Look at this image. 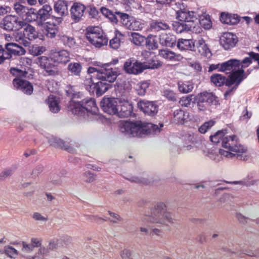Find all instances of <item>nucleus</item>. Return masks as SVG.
Instances as JSON below:
<instances>
[{
	"instance_id": "obj_25",
	"label": "nucleus",
	"mask_w": 259,
	"mask_h": 259,
	"mask_svg": "<svg viewBox=\"0 0 259 259\" xmlns=\"http://www.w3.org/2000/svg\"><path fill=\"white\" fill-rule=\"evenodd\" d=\"M46 101L51 112L57 113L60 110L59 98L54 95H50Z\"/></svg>"
},
{
	"instance_id": "obj_17",
	"label": "nucleus",
	"mask_w": 259,
	"mask_h": 259,
	"mask_svg": "<svg viewBox=\"0 0 259 259\" xmlns=\"http://www.w3.org/2000/svg\"><path fill=\"white\" fill-rule=\"evenodd\" d=\"M138 107L144 113H157L158 106L153 102L141 101L138 103Z\"/></svg>"
},
{
	"instance_id": "obj_52",
	"label": "nucleus",
	"mask_w": 259,
	"mask_h": 259,
	"mask_svg": "<svg viewBox=\"0 0 259 259\" xmlns=\"http://www.w3.org/2000/svg\"><path fill=\"white\" fill-rule=\"evenodd\" d=\"M115 14L120 18L121 22L125 27L126 26V24L128 23L131 21L130 20V17L129 15L126 13L116 12Z\"/></svg>"
},
{
	"instance_id": "obj_47",
	"label": "nucleus",
	"mask_w": 259,
	"mask_h": 259,
	"mask_svg": "<svg viewBox=\"0 0 259 259\" xmlns=\"http://www.w3.org/2000/svg\"><path fill=\"white\" fill-rule=\"evenodd\" d=\"M127 180L132 183H135L139 184L147 185L150 183V181L145 178H139L137 176H133L130 178H127Z\"/></svg>"
},
{
	"instance_id": "obj_16",
	"label": "nucleus",
	"mask_w": 259,
	"mask_h": 259,
	"mask_svg": "<svg viewBox=\"0 0 259 259\" xmlns=\"http://www.w3.org/2000/svg\"><path fill=\"white\" fill-rule=\"evenodd\" d=\"M85 7L80 3H74L70 8L71 19L75 22H79L83 17Z\"/></svg>"
},
{
	"instance_id": "obj_15",
	"label": "nucleus",
	"mask_w": 259,
	"mask_h": 259,
	"mask_svg": "<svg viewBox=\"0 0 259 259\" xmlns=\"http://www.w3.org/2000/svg\"><path fill=\"white\" fill-rule=\"evenodd\" d=\"M220 44L228 50L233 48L237 42V38L235 35L230 32L224 33L220 37Z\"/></svg>"
},
{
	"instance_id": "obj_34",
	"label": "nucleus",
	"mask_w": 259,
	"mask_h": 259,
	"mask_svg": "<svg viewBox=\"0 0 259 259\" xmlns=\"http://www.w3.org/2000/svg\"><path fill=\"white\" fill-rule=\"evenodd\" d=\"M159 55L161 57L169 60H175L176 58L180 57V55H177L175 52L167 49L160 50Z\"/></svg>"
},
{
	"instance_id": "obj_37",
	"label": "nucleus",
	"mask_w": 259,
	"mask_h": 259,
	"mask_svg": "<svg viewBox=\"0 0 259 259\" xmlns=\"http://www.w3.org/2000/svg\"><path fill=\"white\" fill-rule=\"evenodd\" d=\"M120 110L118 111V113H132L133 106L127 100L124 99L120 102Z\"/></svg>"
},
{
	"instance_id": "obj_20",
	"label": "nucleus",
	"mask_w": 259,
	"mask_h": 259,
	"mask_svg": "<svg viewBox=\"0 0 259 259\" xmlns=\"http://www.w3.org/2000/svg\"><path fill=\"white\" fill-rule=\"evenodd\" d=\"M159 42L163 46L172 47L176 45V37L170 33L162 32L159 35Z\"/></svg>"
},
{
	"instance_id": "obj_28",
	"label": "nucleus",
	"mask_w": 259,
	"mask_h": 259,
	"mask_svg": "<svg viewBox=\"0 0 259 259\" xmlns=\"http://www.w3.org/2000/svg\"><path fill=\"white\" fill-rule=\"evenodd\" d=\"M25 28L23 31L22 35L28 40H33L38 36V33L36 31L35 28L26 23Z\"/></svg>"
},
{
	"instance_id": "obj_9",
	"label": "nucleus",
	"mask_w": 259,
	"mask_h": 259,
	"mask_svg": "<svg viewBox=\"0 0 259 259\" xmlns=\"http://www.w3.org/2000/svg\"><path fill=\"white\" fill-rule=\"evenodd\" d=\"M26 24V23L18 16L8 15L4 18L0 25L1 28L11 31L19 30Z\"/></svg>"
},
{
	"instance_id": "obj_60",
	"label": "nucleus",
	"mask_w": 259,
	"mask_h": 259,
	"mask_svg": "<svg viewBox=\"0 0 259 259\" xmlns=\"http://www.w3.org/2000/svg\"><path fill=\"white\" fill-rule=\"evenodd\" d=\"M58 244L59 242L58 239H53L49 241L47 247L50 251H53L58 248Z\"/></svg>"
},
{
	"instance_id": "obj_6",
	"label": "nucleus",
	"mask_w": 259,
	"mask_h": 259,
	"mask_svg": "<svg viewBox=\"0 0 259 259\" xmlns=\"http://www.w3.org/2000/svg\"><path fill=\"white\" fill-rule=\"evenodd\" d=\"M161 65L162 63L158 61H156L151 65H149L142 63L133 58H130L125 62L123 67L125 72L128 74H138L147 68H158Z\"/></svg>"
},
{
	"instance_id": "obj_49",
	"label": "nucleus",
	"mask_w": 259,
	"mask_h": 259,
	"mask_svg": "<svg viewBox=\"0 0 259 259\" xmlns=\"http://www.w3.org/2000/svg\"><path fill=\"white\" fill-rule=\"evenodd\" d=\"M215 123V120H210L204 122L198 129L199 132L201 134H205L207 131L212 127Z\"/></svg>"
},
{
	"instance_id": "obj_48",
	"label": "nucleus",
	"mask_w": 259,
	"mask_h": 259,
	"mask_svg": "<svg viewBox=\"0 0 259 259\" xmlns=\"http://www.w3.org/2000/svg\"><path fill=\"white\" fill-rule=\"evenodd\" d=\"M44 167L42 164H39L36 165L32 170L31 173V178L36 179L43 171Z\"/></svg>"
},
{
	"instance_id": "obj_4",
	"label": "nucleus",
	"mask_w": 259,
	"mask_h": 259,
	"mask_svg": "<svg viewBox=\"0 0 259 259\" xmlns=\"http://www.w3.org/2000/svg\"><path fill=\"white\" fill-rule=\"evenodd\" d=\"M66 110L72 113H97L98 108L94 99L86 98L80 102L70 101L67 105Z\"/></svg>"
},
{
	"instance_id": "obj_36",
	"label": "nucleus",
	"mask_w": 259,
	"mask_h": 259,
	"mask_svg": "<svg viewBox=\"0 0 259 259\" xmlns=\"http://www.w3.org/2000/svg\"><path fill=\"white\" fill-rule=\"evenodd\" d=\"M94 41H90L91 44L94 46L96 48H101L103 46L107 45L108 41V38L103 33L102 36H98Z\"/></svg>"
},
{
	"instance_id": "obj_22",
	"label": "nucleus",
	"mask_w": 259,
	"mask_h": 259,
	"mask_svg": "<svg viewBox=\"0 0 259 259\" xmlns=\"http://www.w3.org/2000/svg\"><path fill=\"white\" fill-rule=\"evenodd\" d=\"M177 47L182 51H195V44L192 39L180 38L178 40Z\"/></svg>"
},
{
	"instance_id": "obj_64",
	"label": "nucleus",
	"mask_w": 259,
	"mask_h": 259,
	"mask_svg": "<svg viewBox=\"0 0 259 259\" xmlns=\"http://www.w3.org/2000/svg\"><path fill=\"white\" fill-rule=\"evenodd\" d=\"M83 177L85 178V181L87 183H92L96 180L95 176L90 171L85 172Z\"/></svg>"
},
{
	"instance_id": "obj_46",
	"label": "nucleus",
	"mask_w": 259,
	"mask_h": 259,
	"mask_svg": "<svg viewBox=\"0 0 259 259\" xmlns=\"http://www.w3.org/2000/svg\"><path fill=\"white\" fill-rule=\"evenodd\" d=\"M14 9L15 12L19 15H23L24 14H27L28 13V9L20 4V3H17L14 5Z\"/></svg>"
},
{
	"instance_id": "obj_54",
	"label": "nucleus",
	"mask_w": 259,
	"mask_h": 259,
	"mask_svg": "<svg viewBox=\"0 0 259 259\" xmlns=\"http://www.w3.org/2000/svg\"><path fill=\"white\" fill-rule=\"evenodd\" d=\"M109 45L111 48L115 50L119 48L120 46V39L118 37V34H116L115 36L110 40Z\"/></svg>"
},
{
	"instance_id": "obj_29",
	"label": "nucleus",
	"mask_w": 259,
	"mask_h": 259,
	"mask_svg": "<svg viewBox=\"0 0 259 259\" xmlns=\"http://www.w3.org/2000/svg\"><path fill=\"white\" fill-rule=\"evenodd\" d=\"M179 92L183 94H187L192 91L194 84L190 81H179L178 83Z\"/></svg>"
},
{
	"instance_id": "obj_33",
	"label": "nucleus",
	"mask_w": 259,
	"mask_h": 259,
	"mask_svg": "<svg viewBox=\"0 0 259 259\" xmlns=\"http://www.w3.org/2000/svg\"><path fill=\"white\" fill-rule=\"evenodd\" d=\"M147 48L149 50H155L158 48V44L156 36L150 34L145 39Z\"/></svg>"
},
{
	"instance_id": "obj_3",
	"label": "nucleus",
	"mask_w": 259,
	"mask_h": 259,
	"mask_svg": "<svg viewBox=\"0 0 259 259\" xmlns=\"http://www.w3.org/2000/svg\"><path fill=\"white\" fill-rule=\"evenodd\" d=\"M149 221L152 223L162 226H168L174 223L172 214L166 211V206L163 203H157L151 208Z\"/></svg>"
},
{
	"instance_id": "obj_2",
	"label": "nucleus",
	"mask_w": 259,
	"mask_h": 259,
	"mask_svg": "<svg viewBox=\"0 0 259 259\" xmlns=\"http://www.w3.org/2000/svg\"><path fill=\"white\" fill-rule=\"evenodd\" d=\"M221 69L222 72H226L230 73L229 76L230 81L227 82L228 85H233L237 82L236 86L244 79L246 76L244 73V69L240 68V61L237 59H230L221 63Z\"/></svg>"
},
{
	"instance_id": "obj_61",
	"label": "nucleus",
	"mask_w": 259,
	"mask_h": 259,
	"mask_svg": "<svg viewBox=\"0 0 259 259\" xmlns=\"http://www.w3.org/2000/svg\"><path fill=\"white\" fill-rule=\"evenodd\" d=\"M65 92L68 97L75 98L77 96V92L74 91L73 87L70 85L66 87Z\"/></svg>"
},
{
	"instance_id": "obj_14",
	"label": "nucleus",
	"mask_w": 259,
	"mask_h": 259,
	"mask_svg": "<svg viewBox=\"0 0 259 259\" xmlns=\"http://www.w3.org/2000/svg\"><path fill=\"white\" fill-rule=\"evenodd\" d=\"M101 107L106 113H118L117 101L113 98H104L101 102Z\"/></svg>"
},
{
	"instance_id": "obj_51",
	"label": "nucleus",
	"mask_w": 259,
	"mask_h": 259,
	"mask_svg": "<svg viewBox=\"0 0 259 259\" xmlns=\"http://www.w3.org/2000/svg\"><path fill=\"white\" fill-rule=\"evenodd\" d=\"M177 18L181 22L186 23V21H188V18L186 17V10L185 9L176 11Z\"/></svg>"
},
{
	"instance_id": "obj_12",
	"label": "nucleus",
	"mask_w": 259,
	"mask_h": 259,
	"mask_svg": "<svg viewBox=\"0 0 259 259\" xmlns=\"http://www.w3.org/2000/svg\"><path fill=\"white\" fill-rule=\"evenodd\" d=\"M36 64L41 68L45 69L48 75L55 76L58 74V71L55 66L52 63V60H50L46 56H40L37 58Z\"/></svg>"
},
{
	"instance_id": "obj_40",
	"label": "nucleus",
	"mask_w": 259,
	"mask_h": 259,
	"mask_svg": "<svg viewBox=\"0 0 259 259\" xmlns=\"http://www.w3.org/2000/svg\"><path fill=\"white\" fill-rule=\"evenodd\" d=\"M151 27L152 29L157 31L160 30H167L169 29V25L162 21H153L151 24Z\"/></svg>"
},
{
	"instance_id": "obj_23",
	"label": "nucleus",
	"mask_w": 259,
	"mask_h": 259,
	"mask_svg": "<svg viewBox=\"0 0 259 259\" xmlns=\"http://www.w3.org/2000/svg\"><path fill=\"white\" fill-rule=\"evenodd\" d=\"M103 32L102 30L99 27L97 26H90L87 27L85 31V35L87 39L89 42L94 41L98 36H102Z\"/></svg>"
},
{
	"instance_id": "obj_63",
	"label": "nucleus",
	"mask_w": 259,
	"mask_h": 259,
	"mask_svg": "<svg viewBox=\"0 0 259 259\" xmlns=\"http://www.w3.org/2000/svg\"><path fill=\"white\" fill-rule=\"evenodd\" d=\"M120 254L122 259H132V251L130 249H123L120 252Z\"/></svg>"
},
{
	"instance_id": "obj_8",
	"label": "nucleus",
	"mask_w": 259,
	"mask_h": 259,
	"mask_svg": "<svg viewBox=\"0 0 259 259\" xmlns=\"http://www.w3.org/2000/svg\"><path fill=\"white\" fill-rule=\"evenodd\" d=\"M222 146L230 151L236 153L237 157L241 156V154L245 153L246 148L242 145L237 137L235 135L226 137L223 139Z\"/></svg>"
},
{
	"instance_id": "obj_35",
	"label": "nucleus",
	"mask_w": 259,
	"mask_h": 259,
	"mask_svg": "<svg viewBox=\"0 0 259 259\" xmlns=\"http://www.w3.org/2000/svg\"><path fill=\"white\" fill-rule=\"evenodd\" d=\"M100 11L102 14L108 18L111 22L115 24L117 23L118 20L117 16L110 10L105 7H102Z\"/></svg>"
},
{
	"instance_id": "obj_50",
	"label": "nucleus",
	"mask_w": 259,
	"mask_h": 259,
	"mask_svg": "<svg viewBox=\"0 0 259 259\" xmlns=\"http://www.w3.org/2000/svg\"><path fill=\"white\" fill-rule=\"evenodd\" d=\"M125 27L129 30L134 31H138L142 28V26H141L140 22L134 20H131L128 23L126 24V26Z\"/></svg>"
},
{
	"instance_id": "obj_21",
	"label": "nucleus",
	"mask_w": 259,
	"mask_h": 259,
	"mask_svg": "<svg viewBox=\"0 0 259 259\" xmlns=\"http://www.w3.org/2000/svg\"><path fill=\"white\" fill-rule=\"evenodd\" d=\"M52 60L59 63L66 64L70 60L69 53L64 50L54 52L52 54Z\"/></svg>"
},
{
	"instance_id": "obj_30",
	"label": "nucleus",
	"mask_w": 259,
	"mask_h": 259,
	"mask_svg": "<svg viewBox=\"0 0 259 259\" xmlns=\"http://www.w3.org/2000/svg\"><path fill=\"white\" fill-rule=\"evenodd\" d=\"M145 39L146 38L144 36L138 33L131 32L129 35V40L136 46H142Z\"/></svg>"
},
{
	"instance_id": "obj_7",
	"label": "nucleus",
	"mask_w": 259,
	"mask_h": 259,
	"mask_svg": "<svg viewBox=\"0 0 259 259\" xmlns=\"http://www.w3.org/2000/svg\"><path fill=\"white\" fill-rule=\"evenodd\" d=\"M10 72L14 76H16L13 80L14 87L24 94L31 95L33 91L32 84L28 81L21 78L22 77H26L28 73L27 72L15 68H11Z\"/></svg>"
},
{
	"instance_id": "obj_27",
	"label": "nucleus",
	"mask_w": 259,
	"mask_h": 259,
	"mask_svg": "<svg viewBox=\"0 0 259 259\" xmlns=\"http://www.w3.org/2000/svg\"><path fill=\"white\" fill-rule=\"evenodd\" d=\"M211 82L215 86L221 87L225 84L229 87L232 85H228L227 82L230 81V78H226V77L220 74H214L210 77Z\"/></svg>"
},
{
	"instance_id": "obj_24",
	"label": "nucleus",
	"mask_w": 259,
	"mask_h": 259,
	"mask_svg": "<svg viewBox=\"0 0 259 259\" xmlns=\"http://www.w3.org/2000/svg\"><path fill=\"white\" fill-rule=\"evenodd\" d=\"M199 53L204 56L209 57L211 55L210 50L208 48L204 40L201 38L194 42Z\"/></svg>"
},
{
	"instance_id": "obj_19",
	"label": "nucleus",
	"mask_w": 259,
	"mask_h": 259,
	"mask_svg": "<svg viewBox=\"0 0 259 259\" xmlns=\"http://www.w3.org/2000/svg\"><path fill=\"white\" fill-rule=\"evenodd\" d=\"M105 81L107 80H102L98 81L97 82H94L92 81V84H89L90 88L92 89V87L94 89L93 92H95L96 96L98 97L101 96L103 95L109 88L110 84L107 83Z\"/></svg>"
},
{
	"instance_id": "obj_13",
	"label": "nucleus",
	"mask_w": 259,
	"mask_h": 259,
	"mask_svg": "<svg viewBox=\"0 0 259 259\" xmlns=\"http://www.w3.org/2000/svg\"><path fill=\"white\" fill-rule=\"evenodd\" d=\"M48 141L50 146L56 148H60L70 153L76 152L75 149L71 146L69 143H67L60 138L52 136L48 138Z\"/></svg>"
},
{
	"instance_id": "obj_39",
	"label": "nucleus",
	"mask_w": 259,
	"mask_h": 259,
	"mask_svg": "<svg viewBox=\"0 0 259 259\" xmlns=\"http://www.w3.org/2000/svg\"><path fill=\"white\" fill-rule=\"evenodd\" d=\"M189 118V114H174L172 122L176 124H182L186 122Z\"/></svg>"
},
{
	"instance_id": "obj_41",
	"label": "nucleus",
	"mask_w": 259,
	"mask_h": 259,
	"mask_svg": "<svg viewBox=\"0 0 259 259\" xmlns=\"http://www.w3.org/2000/svg\"><path fill=\"white\" fill-rule=\"evenodd\" d=\"M1 253H5L8 256L11 258H15L18 254V251L11 246H5L3 251L0 250Z\"/></svg>"
},
{
	"instance_id": "obj_44",
	"label": "nucleus",
	"mask_w": 259,
	"mask_h": 259,
	"mask_svg": "<svg viewBox=\"0 0 259 259\" xmlns=\"http://www.w3.org/2000/svg\"><path fill=\"white\" fill-rule=\"evenodd\" d=\"M54 25H47L45 30V33L46 36L51 38H54L56 36V33L58 31L57 28L56 26L57 24L55 23Z\"/></svg>"
},
{
	"instance_id": "obj_42",
	"label": "nucleus",
	"mask_w": 259,
	"mask_h": 259,
	"mask_svg": "<svg viewBox=\"0 0 259 259\" xmlns=\"http://www.w3.org/2000/svg\"><path fill=\"white\" fill-rule=\"evenodd\" d=\"M162 95L169 101L176 102L177 100V94L174 91L169 89L164 90L162 93Z\"/></svg>"
},
{
	"instance_id": "obj_62",
	"label": "nucleus",
	"mask_w": 259,
	"mask_h": 259,
	"mask_svg": "<svg viewBox=\"0 0 259 259\" xmlns=\"http://www.w3.org/2000/svg\"><path fill=\"white\" fill-rule=\"evenodd\" d=\"M21 243L23 246L22 250L23 252L26 253H30L33 251L34 248H33V246L31 244H28L24 241H22L21 242Z\"/></svg>"
},
{
	"instance_id": "obj_11",
	"label": "nucleus",
	"mask_w": 259,
	"mask_h": 259,
	"mask_svg": "<svg viewBox=\"0 0 259 259\" xmlns=\"http://www.w3.org/2000/svg\"><path fill=\"white\" fill-rule=\"evenodd\" d=\"M25 49L15 43H7L5 45V49L3 48L2 55L4 61L11 58L12 55L22 56L25 54Z\"/></svg>"
},
{
	"instance_id": "obj_59",
	"label": "nucleus",
	"mask_w": 259,
	"mask_h": 259,
	"mask_svg": "<svg viewBox=\"0 0 259 259\" xmlns=\"http://www.w3.org/2000/svg\"><path fill=\"white\" fill-rule=\"evenodd\" d=\"M186 17L188 18V21H186V22L192 23V24L193 25V23L195 21L197 20V18L196 17V15L194 14V12L189 11L186 10Z\"/></svg>"
},
{
	"instance_id": "obj_45",
	"label": "nucleus",
	"mask_w": 259,
	"mask_h": 259,
	"mask_svg": "<svg viewBox=\"0 0 259 259\" xmlns=\"http://www.w3.org/2000/svg\"><path fill=\"white\" fill-rule=\"evenodd\" d=\"M226 134V130L218 131L213 135L209 137L210 140L214 143H218Z\"/></svg>"
},
{
	"instance_id": "obj_55",
	"label": "nucleus",
	"mask_w": 259,
	"mask_h": 259,
	"mask_svg": "<svg viewBox=\"0 0 259 259\" xmlns=\"http://www.w3.org/2000/svg\"><path fill=\"white\" fill-rule=\"evenodd\" d=\"M50 250L48 247L45 246H40L36 253V254L38 256H40L41 259L45 258L46 257L49 255Z\"/></svg>"
},
{
	"instance_id": "obj_58",
	"label": "nucleus",
	"mask_w": 259,
	"mask_h": 259,
	"mask_svg": "<svg viewBox=\"0 0 259 259\" xmlns=\"http://www.w3.org/2000/svg\"><path fill=\"white\" fill-rule=\"evenodd\" d=\"M193 95L183 97L181 98L179 103L182 106L188 107L190 105Z\"/></svg>"
},
{
	"instance_id": "obj_38",
	"label": "nucleus",
	"mask_w": 259,
	"mask_h": 259,
	"mask_svg": "<svg viewBox=\"0 0 259 259\" xmlns=\"http://www.w3.org/2000/svg\"><path fill=\"white\" fill-rule=\"evenodd\" d=\"M59 37L61 41L66 46L72 48L74 46L75 42L74 38L65 34H59Z\"/></svg>"
},
{
	"instance_id": "obj_53",
	"label": "nucleus",
	"mask_w": 259,
	"mask_h": 259,
	"mask_svg": "<svg viewBox=\"0 0 259 259\" xmlns=\"http://www.w3.org/2000/svg\"><path fill=\"white\" fill-rule=\"evenodd\" d=\"M109 215L112 218V219H108L110 222L113 224H117L119 222L123 221V219L117 213L112 212L110 210L108 211Z\"/></svg>"
},
{
	"instance_id": "obj_32",
	"label": "nucleus",
	"mask_w": 259,
	"mask_h": 259,
	"mask_svg": "<svg viewBox=\"0 0 259 259\" xmlns=\"http://www.w3.org/2000/svg\"><path fill=\"white\" fill-rule=\"evenodd\" d=\"M199 99L210 105L215 102L216 97L212 93L203 92L200 94Z\"/></svg>"
},
{
	"instance_id": "obj_26",
	"label": "nucleus",
	"mask_w": 259,
	"mask_h": 259,
	"mask_svg": "<svg viewBox=\"0 0 259 259\" xmlns=\"http://www.w3.org/2000/svg\"><path fill=\"white\" fill-rule=\"evenodd\" d=\"M195 26L191 24H186L184 22H174L172 23V28L174 30L178 33H181L184 31H188L191 30L192 28H195Z\"/></svg>"
},
{
	"instance_id": "obj_57",
	"label": "nucleus",
	"mask_w": 259,
	"mask_h": 259,
	"mask_svg": "<svg viewBox=\"0 0 259 259\" xmlns=\"http://www.w3.org/2000/svg\"><path fill=\"white\" fill-rule=\"evenodd\" d=\"M196 23L199 22L200 24L205 29H208L211 27V21L206 18H201L196 21Z\"/></svg>"
},
{
	"instance_id": "obj_31",
	"label": "nucleus",
	"mask_w": 259,
	"mask_h": 259,
	"mask_svg": "<svg viewBox=\"0 0 259 259\" xmlns=\"http://www.w3.org/2000/svg\"><path fill=\"white\" fill-rule=\"evenodd\" d=\"M67 68L72 75L80 76L82 70V66L80 63L71 62L68 64Z\"/></svg>"
},
{
	"instance_id": "obj_43",
	"label": "nucleus",
	"mask_w": 259,
	"mask_h": 259,
	"mask_svg": "<svg viewBox=\"0 0 259 259\" xmlns=\"http://www.w3.org/2000/svg\"><path fill=\"white\" fill-rule=\"evenodd\" d=\"M149 86V83L146 81L140 82L137 84L136 90L138 94L140 96H144L146 93V90Z\"/></svg>"
},
{
	"instance_id": "obj_1",
	"label": "nucleus",
	"mask_w": 259,
	"mask_h": 259,
	"mask_svg": "<svg viewBox=\"0 0 259 259\" xmlns=\"http://www.w3.org/2000/svg\"><path fill=\"white\" fill-rule=\"evenodd\" d=\"M159 125L141 120H125L120 123L119 130L128 138H144L159 134L163 124Z\"/></svg>"
},
{
	"instance_id": "obj_18",
	"label": "nucleus",
	"mask_w": 259,
	"mask_h": 259,
	"mask_svg": "<svg viewBox=\"0 0 259 259\" xmlns=\"http://www.w3.org/2000/svg\"><path fill=\"white\" fill-rule=\"evenodd\" d=\"M52 8L49 5H44L37 13L36 18L39 23L42 24L46 20L51 18Z\"/></svg>"
},
{
	"instance_id": "obj_10",
	"label": "nucleus",
	"mask_w": 259,
	"mask_h": 259,
	"mask_svg": "<svg viewBox=\"0 0 259 259\" xmlns=\"http://www.w3.org/2000/svg\"><path fill=\"white\" fill-rule=\"evenodd\" d=\"M54 10L56 15L52 16L53 22L60 24L63 20V17L68 13L67 2L62 0L57 1L54 3Z\"/></svg>"
},
{
	"instance_id": "obj_5",
	"label": "nucleus",
	"mask_w": 259,
	"mask_h": 259,
	"mask_svg": "<svg viewBox=\"0 0 259 259\" xmlns=\"http://www.w3.org/2000/svg\"><path fill=\"white\" fill-rule=\"evenodd\" d=\"M89 74H94L90 77V81L89 82L93 81L92 78L96 77L99 80H107L108 82H113L119 74L116 68L110 67V64L103 65L100 69L96 68L90 67L88 69Z\"/></svg>"
},
{
	"instance_id": "obj_56",
	"label": "nucleus",
	"mask_w": 259,
	"mask_h": 259,
	"mask_svg": "<svg viewBox=\"0 0 259 259\" xmlns=\"http://www.w3.org/2000/svg\"><path fill=\"white\" fill-rule=\"evenodd\" d=\"M12 168L5 169L0 173V181H4L13 174Z\"/></svg>"
}]
</instances>
